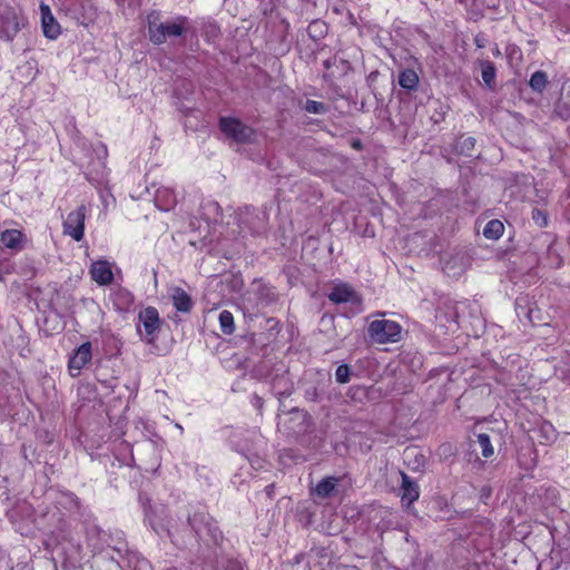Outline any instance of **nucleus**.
I'll return each mask as SVG.
<instances>
[{"instance_id":"58836bf2","label":"nucleus","mask_w":570,"mask_h":570,"mask_svg":"<svg viewBox=\"0 0 570 570\" xmlns=\"http://www.w3.org/2000/svg\"><path fill=\"white\" fill-rule=\"evenodd\" d=\"M166 196L168 197L167 199V204L165 206H161L163 209L167 210L169 208V206H171V204L175 203V198L171 197V195L168 193V190H157V195H156V202H159L160 200V197L161 196Z\"/></svg>"},{"instance_id":"ea45409f","label":"nucleus","mask_w":570,"mask_h":570,"mask_svg":"<svg viewBox=\"0 0 570 570\" xmlns=\"http://www.w3.org/2000/svg\"><path fill=\"white\" fill-rule=\"evenodd\" d=\"M248 461H249L252 468L255 470H259V469L264 468V460L257 454L249 456Z\"/></svg>"},{"instance_id":"412c9836","label":"nucleus","mask_w":570,"mask_h":570,"mask_svg":"<svg viewBox=\"0 0 570 570\" xmlns=\"http://www.w3.org/2000/svg\"><path fill=\"white\" fill-rule=\"evenodd\" d=\"M419 76L417 73L410 68L403 69L399 73V85L409 91H414L419 87Z\"/></svg>"},{"instance_id":"dca6fc26","label":"nucleus","mask_w":570,"mask_h":570,"mask_svg":"<svg viewBox=\"0 0 570 570\" xmlns=\"http://www.w3.org/2000/svg\"><path fill=\"white\" fill-rule=\"evenodd\" d=\"M57 502L60 507L68 510L70 513H75L80 518L89 517V511L87 508L82 507L80 499L70 491L60 492Z\"/></svg>"},{"instance_id":"a878e982","label":"nucleus","mask_w":570,"mask_h":570,"mask_svg":"<svg viewBox=\"0 0 570 570\" xmlns=\"http://www.w3.org/2000/svg\"><path fill=\"white\" fill-rule=\"evenodd\" d=\"M475 144H476V140L474 137L460 136L454 144V150L459 155L472 157L473 151L475 149Z\"/></svg>"},{"instance_id":"5fc2aeb1","label":"nucleus","mask_w":570,"mask_h":570,"mask_svg":"<svg viewBox=\"0 0 570 570\" xmlns=\"http://www.w3.org/2000/svg\"><path fill=\"white\" fill-rule=\"evenodd\" d=\"M360 146H361V144L358 141L354 144V147H360Z\"/></svg>"},{"instance_id":"7c9ffc66","label":"nucleus","mask_w":570,"mask_h":570,"mask_svg":"<svg viewBox=\"0 0 570 570\" xmlns=\"http://www.w3.org/2000/svg\"><path fill=\"white\" fill-rule=\"evenodd\" d=\"M541 443H549L556 439V430L550 422H542L535 430Z\"/></svg>"},{"instance_id":"ddd939ff","label":"nucleus","mask_w":570,"mask_h":570,"mask_svg":"<svg viewBox=\"0 0 570 570\" xmlns=\"http://www.w3.org/2000/svg\"><path fill=\"white\" fill-rule=\"evenodd\" d=\"M91 343L85 342L82 343L73 353L72 356H70L68 362V368L70 372V375L72 377H76L79 375L80 371L85 367L86 364H88L91 360Z\"/></svg>"},{"instance_id":"b1692460","label":"nucleus","mask_w":570,"mask_h":570,"mask_svg":"<svg viewBox=\"0 0 570 570\" xmlns=\"http://www.w3.org/2000/svg\"><path fill=\"white\" fill-rule=\"evenodd\" d=\"M338 481L340 479L335 476L324 478L315 487L316 495L321 498H330L338 484Z\"/></svg>"},{"instance_id":"9d476101","label":"nucleus","mask_w":570,"mask_h":570,"mask_svg":"<svg viewBox=\"0 0 570 570\" xmlns=\"http://www.w3.org/2000/svg\"><path fill=\"white\" fill-rule=\"evenodd\" d=\"M289 417L283 423L287 434L299 435L305 433L309 426V415L297 407L287 412Z\"/></svg>"},{"instance_id":"c9c22d12","label":"nucleus","mask_w":570,"mask_h":570,"mask_svg":"<svg viewBox=\"0 0 570 570\" xmlns=\"http://www.w3.org/2000/svg\"><path fill=\"white\" fill-rule=\"evenodd\" d=\"M532 219L539 227H546L548 226L549 217L548 213L540 208H533L532 209Z\"/></svg>"},{"instance_id":"f03ea898","label":"nucleus","mask_w":570,"mask_h":570,"mask_svg":"<svg viewBox=\"0 0 570 570\" xmlns=\"http://www.w3.org/2000/svg\"><path fill=\"white\" fill-rule=\"evenodd\" d=\"M193 28L186 16H176L165 21L160 20L159 11H151L147 16L148 39L156 46L164 45L168 39L184 37Z\"/></svg>"},{"instance_id":"39448f33","label":"nucleus","mask_w":570,"mask_h":570,"mask_svg":"<svg viewBox=\"0 0 570 570\" xmlns=\"http://www.w3.org/2000/svg\"><path fill=\"white\" fill-rule=\"evenodd\" d=\"M367 333L375 343H394L401 340L402 327L395 321L375 320L368 324Z\"/></svg>"},{"instance_id":"72a5a7b5","label":"nucleus","mask_w":570,"mask_h":570,"mask_svg":"<svg viewBox=\"0 0 570 570\" xmlns=\"http://www.w3.org/2000/svg\"><path fill=\"white\" fill-rule=\"evenodd\" d=\"M476 441L481 448L482 455L484 458L488 459L493 455V453H494L493 446L491 444L490 436L487 433H479L476 435Z\"/></svg>"},{"instance_id":"e433bc0d","label":"nucleus","mask_w":570,"mask_h":570,"mask_svg":"<svg viewBox=\"0 0 570 570\" xmlns=\"http://www.w3.org/2000/svg\"><path fill=\"white\" fill-rule=\"evenodd\" d=\"M276 299V294L274 291L267 287H263L259 289V304L262 306H266L269 303Z\"/></svg>"},{"instance_id":"37998d69","label":"nucleus","mask_w":570,"mask_h":570,"mask_svg":"<svg viewBox=\"0 0 570 570\" xmlns=\"http://www.w3.org/2000/svg\"><path fill=\"white\" fill-rule=\"evenodd\" d=\"M252 404L257 409V410H261L264 405V400L257 395V394H254L253 395V399H252Z\"/></svg>"},{"instance_id":"20e7f679","label":"nucleus","mask_w":570,"mask_h":570,"mask_svg":"<svg viewBox=\"0 0 570 570\" xmlns=\"http://www.w3.org/2000/svg\"><path fill=\"white\" fill-rule=\"evenodd\" d=\"M26 23L27 19L18 8L0 1V40L12 41Z\"/></svg>"},{"instance_id":"f704fd0d","label":"nucleus","mask_w":570,"mask_h":570,"mask_svg":"<svg viewBox=\"0 0 570 570\" xmlns=\"http://www.w3.org/2000/svg\"><path fill=\"white\" fill-rule=\"evenodd\" d=\"M335 379L338 383L345 384L351 379V368L347 364H341L335 371Z\"/></svg>"},{"instance_id":"473e14b6","label":"nucleus","mask_w":570,"mask_h":570,"mask_svg":"<svg viewBox=\"0 0 570 570\" xmlns=\"http://www.w3.org/2000/svg\"><path fill=\"white\" fill-rule=\"evenodd\" d=\"M303 109L313 115H325L328 112L330 107L324 102L307 99L304 104Z\"/></svg>"},{"instance_id":"49530a36","label":"nucleus","mask_w":570,"mask_h":570,"mask_svg":"<svg viewBox=\"0 0 570 570\" xmlns=\"http://www.w3.org/2000/svg\"><path fill=\"white\" fill-rule=\"evenodd\" d=\"M431 118L434 122H440L441 120L444 119V112L443 111L438 112V114L433 115Z\"/></svg>"},{"instance_id":"1a4fd4ad","label":"nucleus","mask_w":570,"mask_h":570,"mask_svg":"<svg viewBox=\"0 0 570 570\" xmlns=\"http://www.w3.org/2000/svg\"><path fill=\"white\" fill-rule=\"evenodd\" d=\"M137 330L141 334V326L144 327L146 337L144 338L147 343H153L156 338L157 333L160 330V318L157 308L146 307L139 312Z\"/></svg>"},{"instance_id":"f8f14e48","label":"nucleus","mask_w":570,"mask_h":570,"mask_svg":"<svg viewBox=\"0 0 570 570\" xmlns=\"http://www.w3.org/2000/svg\"><path fill=\"white\" fill-rule=\"evenodd\" d=\"M328 299L334 304H358L361 303V296L358 293L347 283H338L333 286L332 291L327 295Z\"/></svg>"},{"instance_id":"c756f323","label":"nucleus","mask_w":570,"mask_h":570,"mask_svg":"<svg viewBox=\"0 0 570 570\" xmlns=\"http://www.w3.org/2000/svg\"><path fill=\"white\" fill-rule=\"evenodd\" d=\"M547 83H548V76L542 70H538V71L533 72L529 80L530 88L538 94L543 92V90L547 87Z\"/></svg>"},{"instance_id":"7ed1b4c3","label":"nucleus","mask_w":570,"mask_h":570,"mask_svg":"<svg viewBox=\"0 0 570 570\" xmlns=\"http://www.w3.org/2000/svg\"><path fill=\"white\" fill-rule=\"evenodd\" d=\"M87 540L95 554H100L110 548L121 559H124V553H126L128 558H131V553H129L127 543L125 541H122L120 538L115 541L111 534L105 532L97 525H94L87 530ZM132 558H136V556H132Z\"/></svg>"},{"instance_id":"de8ad7c7","label":"nucleus","mask_w":570,"mask_h":570,"mask_svg":"<svg viewBox=\"0 0 570 570\" xmlns=\"http://www.w3.org/2000/svg\"><path fill=\"white\" fill-rule=\"evenodd\" d=\"M336 570H360V569L355 566H340L336 568Z\"/></svg>"},{"instance_id":"79ce46f5","label":"nucleus","mask_w":570,"mask_h":570,"mask_svg":"<svg viewBox=\"0 0 570 570\" xmlns=\"http://www.w3.org/2000/svg\"><path fill=\"white\" fill-rule=\"evenodd\" d=\"M225 570H243L242 563L235 559H228Z\"/></svg>"},{"instance_id":"2eb2a0df","label":"nucleus","mask_w":570,"mask_h":570,"mask_svg":"<svg viewBox=\"0 0 570 570\" xmlns=\"http://www.w3.org/2000/svg\"><path fill=\"white\" fill-rule=\"evenodd\" d=\"M331 384L332 381L330 377L325 381H317L316 383L308 384L305 386L304 397L306 401L314 403H320L325 399L333 400L332 394L327 392Z\"/></svg>"},{"instance_id":"393cba45","label":"nucleus","mask_w":570,"mask_h":570,"mask_svg":"<svg viewBox=\"0 0 570 570\" xmlns=\"http://www.w3.org/2000/svg\"><path fill=\"white\" fill-rule=\"evenodd\" d=\"M481 65V75L484 85L493 89L495 87V77H497V68L492 61L482 60Z\"/></svg>"},{"instance_id":"cd10ccee","label":"nucleus","mask_w":570,"mask_h":570,"mask_svg":"<svg viewBox=\"0 0 570 570\" xmlns=\"http://www.w3.org/2000/svg\"><path fill=\"white\" fill-rule=\"evenodd\" d=\"M327 32H328V26L326 24L325 21L320 20V19L313 20L307 27L308 37L313 41H318V40L323 39L327 35Z\"/></svg>"},{"instance_id":"864d4df0","label":"nucleus","mask_w":570,"mask_h":570,"mask_svg":"<svg viewBox=\"0 0 570 570\" xmlns=\"http://www.w3.org/2000/svg\"><path fill=\"white\" fill-rule=\"evenodd\" d=\"M212 205H213L216 209H218V208H219V206H218V204H217V203H213Z\"/></svg>"},{"instance_id":"f257e3e1","label":"nucleus","mask_w":570,"mask_h":570,"mask_svg":"<svg viewBox=\"0 0 570 570\" xmlns=\"http://www.w3.org/2000/svg\"><path fill=\"white\" fill-rule=\"evenodd\" d=\"M203 533H206L215 544H219L224 539L216 520L200 503L189 507L187 522L183 524L181 529L167 530L171 543L178 549H187L195 543L199 544Z\"/></svg>"},{"instance_id":"c85d7f7f","label":"nucleus","mask_w":570,"mask_h":570,"mask_svg":"<svg viewBox=\"0 0 570 570\" xmlns=\"http://www.w3.org/2000/svg\"><path fill=\"white\" fill-rule=\"evenodd\" d=\"M504 232V225L499 219H491L483 228V236L488 239H499Z\"/></svg>"},{"instance_id":"6ab92c4d","label":"nucleus","mask_w":570,"mask_h":570,"mask_svg":"<svg viewBox=\"0 0 570 570\" xmlns=\"http://www.w3.org/2000/svg\"><path fill=\"white\" fill-rule=\"evenodd\" d=\"M41 20L43 35L49 39H57L60 35V26L52 16L50 8L46 4H41Z\"/></svg>"},{"instance_id":"c03bdc74","label":"nucleus","mask_w":570,"mask_h":570,"mask_svg":"<svg viewBox=\"0 0 570 570\" xmlns=\"http://www.w3.org/2000/svg\"><path fill=\"white\" fill-rule=\"evenodd\" d=\"M517 309H518V315L520 316L521 312L525 314V316L530 320H531V314H532V309L530 308H525V307H522L519 303V301H517Z\"/></svg>"},{"instance_id":"a18cd8bd","label":"nucleus","mask_w":570,"mask_h":570,"mask_svg":"<svg viewBox=\"0 0 570 570\" xmlns=\"http://www.w3.org/2000/svg\"><path fill=\"white\" fill-rule=\"evenodd\" d=\"M150 523V527L153 528V530L159 535L161 537V531L166 532L167 533V530L168 529H164L163 527H158L156 525L155 523H153L151 521L149 522ZM176 528L174 525H171V528L169 530H175Z\"/></svg>"},{"instance_id":"423d86ee","label":"nucleus","mask_w":570,"mask_h":570,"mask_svg":"<svg viewBox=\"0 0 570 570\" xmlns=\"http://www.w3.org/2000/svg\"><path fill=\"white\" fill-rule=\"evenodd\" d=\"M222 132L237 144H252L256 137V130L234 117H222L219 119Z\"/></svg>"},{"instance_id":"09e8293b","label":"nucleus","mask_w":570,"mask_h":570,"mask_svg":"<svg viewBox=\"0 0 570 570\" xmlns=\"http://www.w3.org/2000/svg\"><path fill=\"white\" fill-rule=\"evenodd\" d=\"M273 490H274V484H269V485H267V487H266L267 495H269V497H271V495H272V493H273Z\"/></svg>"},{"instance_id":"6e6552de","label":"nucleus","mask_w":570,"mask_h":570,"mask_svg":"<svg viewBox=\"0 0 570 570\" xmlns=\"http://www.w3.org/2000/svg\"><path fill=\"white\" fill-rule=\"evenodd\" d=\"M86 216V205H80L70 212L62 223L63 234L69 235L76 242H80L83 238Z\"/></svg>"},{"instance_id":"2f4dec72","label":"nucleus","mask_w":570,"mask_h":570,"mask_svg":"<svg viewBox=\"0 0 570 570\" xmlns=\"http://www.w3.org/2000/svg\"><path fill=\"white\" fill-rule=\"evenodd\" d=\"M220 330L225 335H230L235 330L234 316L229 311H222L219 314Z\"/></svg>"},{"instance_id":"5701e85b","label":"nucleus","mask_w":570,"mask_h":570,"mask_svg":"<svg viewBox=\"0 0 570 570\" xmlns=\"http://www.w3.org/2000/svg\"><path fill=\"white\" fill-rule=\"evenodd\" d=\"M173 301L174 306L178 312L187 313L193 306L190 296L179 287L174 289Z\"/></svg>"},{"instance_id":"a211bd4d","label":"nucleus","mask_w":570,"mask_h":570,"mask_svg":"<svg viewBox=\"0 0 570 570\" xmlns=\"http://www.w3.org/2000/svg\"><path fill=\"white\" fill-rule=\"evenodd\" d=\"M90 275L99 285H108L114 281V274L107 261L95 262L91 265Z\"/></svg>"},{"instance_id":"f3484780","label":"nucleus","mask_w":570,"mask_h":570,"mask_svg":"<svg viewBox=\"0 0 570 570\" xmlns=\"http://www.w3.org/2000/svg\"><path fill=\"white\" fill-rule=\"evenodd\" d=\"M401 501L404 505H411L420 497V489L417 483L406 473L401 472Z\"/></svg>"},{"instance_id":"8fccbe9b","label":"nucleus","mask_w":570,"mask_h":570,"mask_svg":"<svg viewBox=\"0 0 570 570\" xmlns=\"http://www.w3.org/2000/svg\"><path fill=\"white\" fill-rule=\"evenodd\" d=\"M110 558H111L112 560H115V557H114V556H110ZM116 562H117V564H118L120 568H122V567H124L122 561H120V560L116 559Z\"/></svg>"},{"instance_id":"aec40b11","label":"nucleus","mask_w":570,"mask_h":570,"mask_svg":"<svg viewBox=\"0 0 570 570\" xmlns=\"http://www.w3.org/2000/svg\"><path fill=\"white\" fill-rule=\"evenodd\" d=\"M23 234L18 229H6L1 233L0 240L4 247L10 249L22 248Z\"/></svg>"},{"instance_id":"3c124183","label":"nucleus","mask_w":570,"mask_h":570,"mask_svg":"<svg viewBox=\"0 0 570 570\" xmlns=\"http://www.w3.org/2000/svg\"><path fill=\"white\" fill-rule=\"evenodd\" d=\"M475 43L479 48L483 47V43H481V40H479L478 38L475 39Z\"/></svg>"},{"instance_id":"a19ab883","label":"nucleus","mask_w":570,"mask_h":570,"mask_svg":"<svg viewBox=\"0 0 570 570\" xmlns=\"http://www.w3.org/2000/svg\"><path fill=\"white\" fill-rule=\"evenodd\" d=\"M98 158H99V165L101 168H105V158L107 157V148L104 146V145H99L96 149H95Z\"/></svg>"},{"instance_id":"0eeeda50","label":"nucleus","mask_w":570,"mask_h":570,"mask_svg":"<svg viewBox=\"0 0 570 570\" xmlns=\"http://www.w3.org/2000/svg\"><path fill=\"white\" fill-rule=\"evenodd\" d=\"M236 219L240 228H247L253 234H259L265 229L266 214L253 206L239 208Z\"/></svg>"},{"instance_id":"603ef678","label":"nucleus","mask_w":570,"mask_h":570,"mask_svg":"<svg viewBox=\"0 0 570 570\" xmlns=\"http://www.w3.org/2000/svg\"><path fill=\"white\" fill-rule=\"evenodd\" d=\"M282 406H283V404L281 403V406L278 407V411L285 413V410H283Z\"/></svg>"},{"instance_id":"9b49d317","label":"nucleus","mask_w":570,"mask_h":570,"mask_svg":"<svg viewBox=\"0 0 570 570\" xmlns=\"http://www.w3.org/2000/svg\"><path fill=\"white\" fill-rule=\"evenodd\" d=\"M272 376L271 380V390L273 394L281 401L283 397H288L292 395L294 391L293 381L289 377L288 371L282 366L277 370V372Z\"/></svg>"},{"instance_id":"4c0bfd02","label":"nucleus","mask_w":570,"mask_h":570,"mask_svg":"<svg viewBox=\"0 0 570 570\" xmlns=\"http://www.w3.org/2000/svg\"><path fill=\"white\" fill-rule=\"evenodd\" d=\"M12 562L9 554L0 549V570H12Z\"/></svg>"},{"instance_id":"bb28decb","label":"nucleus","mask_w":570,"mask_h":570,"mask_svg":"<svg viewBox=\"0 0 570 570\" xmlns=\"http://www.w3.org/2000/svg\"><path fill=\"white\" fill-rule=\"evenodd\" d=\"M323 66H324V68L326 70H330L334 66L337 67V68H340V66H341V70L343 72H345L346 70H348L351 68V65H350V62L347 60H345L343 58H338L337 56H334L333 58H330V59L325 60L323 62ZM333 78H334V73L333 72L327 71V72H325L323 75V79L325 81H331Z\"/></svg>"},{"instance_id":"4be33fe9","label":"nucleus","mask_w":570,"mask_h":570,"mask_svg":"<svg viewBox=\"0 0 570 570\" xmlns=\"http://www.w3.org/2000/svg\"><path fill=\"white\" fill-rule=\"evenodd\" d=\"M111 299L115 305V307L119 311H126L134 302L132 294L125 289V288H118L111 294Z\"/></svg>"},{"instance_id":"4468645a","label":"nucleus","mask_w":570,"mask_h":570,"mask_svg":"<svg viewBox=\"0 0 570 570\" xmlns=\"http://www.w3.org/2000/svg\"><path fill=\"white\" fill-rule=\"evenodd\" d=\"M264 330L265 331L261 333L249 334V340L253 345L265 347L274 341L279 333V322L274 317L266 318Z\"/></svg>"}]
</instances>
